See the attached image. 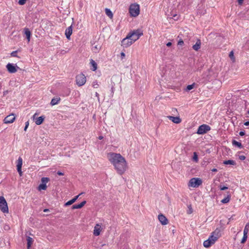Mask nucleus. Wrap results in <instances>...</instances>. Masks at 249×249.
<instances>
[{
	"label": "nucleus",
	"mask_w": 249,
	"mask_h": 249,
	"mask_svg": "<svg viewBox=\"0 0 249 249\" xmlns=\"http://www.w3.org/2000/svg\"><path fill=\"white\" fill-rule=\"evenodd\" d=\"M48 211H49V210H48V209H45V210H44V212H48Z\"/></svg>",
	"instance_id": "obj_53"
},
{
	"label": "nucleus",
	"mask_w": 249,
	"mask_h": 249,
	"mask_svg": "<svg viewBox=\"0 0 249 249\" xmlns=\"http://www.w3.org/2000/svg\"><path fill=\"white\" fill-rule=\"evenodd\" d=\"M70 93H71L70 89H67L64 90L63 92L62 93V95L63 97L68 96L70 95Z\"/></svg>",
	"instance_id": "obj_28"
},
{
	"label": "nucleus",
	"mask_w": 249,
	"mask_h": 249,
	"mask_svg": "<svg viewBox=\"0 0 249 249\" xmlns=\"http://www.w3.org/2000/svg\"><path fill=\"white\" fill-rule=\"evenodd\" d=\"M44 120V117L43 116L39 117L38 118H37L36 119V120L35 121L36 124H41L43 123Z\"/></svg>",
	"instance_id": "obj_24"
},
{
	"label": "nucleus",
	"mask_w": 249,
	"mask_h": 249,
	"mask_svg": "<svg viewBox=\"0 0 249 249\" xmlns=\"http://www.w3.org/2000/svg\"><path fill=\"white\" fill-rule=\"evenodd\" d=\"M195 85H196V83H193L191 85H188L187 86V87H186V91H190V90H191V89H194V88L195 87Z\"/></svg>",
	"instance_id": "obj_32"
},
{
	"label": "nucleus",
	"mask_w": 249,
	"mask_h": 249,
	"mask_svg": "<svg viewBox=\"0 0 249 249\" xmlns=\"http://www.w3.org/2000/svg\"><path fill=\"white\" fill-rule=\"evenodd\" d=\"M239 135H240V136H243V135H245V133H244V132H243V131H240V132H239Z\"/></svg>",
	"instance_id": "obj_47"
},
{
	"label": "nucleus",
	"mask_w": 249,
	"mask_h": 249,
	"mask_svg": "<svg viewBox=\"0 0 249 249\" xmlns=\"http://www.w3.org/2000/svg\"><path fill=\"white\" fill-rule=\"evenodd\" d=\"M96 85H98V84H96L94 85H93V87H94V88H97L96 87H95V86H96Z\"/></svg>",
	"instance_id": "obj_56"
},
{
	"label": "nucleus",
	"mask_w": 249,
	"mask_h": 249,
	"mask_svg": "<svg viewBox=\"0 0 249 249\" xmlns=\"http://www.w3.org/2000/svg\"><path fill=\"white\" fill-rule=\"evenodd\" d=\"M129 12L131 16L136 17L140 14V6L136 3L130 5L129 8Z\"/></svg>",
	"instance_id": "obj_4"
},
{
	"label": "nucleus",
	"mask_w": 249,
	"mask_h": 249,
	"mask_svg": "<svg viewBox=\"0 0 249 249\" xmlns=\"http://www.w3.org/2000/svg\"><path fill=\"white\" fill-rule=\"evenodd\" d=\"M202 183V180L199 178H191L188 183L189 187L197 188Z\"/></svg>",
	"instance_id": "obj_5"
},
{
	"label": "nucleus",
	"mask_w": 249,
	"mask_h": 249,
	"mask_svg": "<svg viewBox=\"0 0 249 249\" xmlns=\"http://www.w3.org/2000/svg\"><path fill=\"white\" fill-rule=\"evenodd\" d=\"M101 48V46L96 44L95 42L92 44V50L93 53H97L99 52Z\"/></svg>",
	"instance_id": "obj_17"
},
{
	"label": "nucleus",
	"mask_w": 249,
	"mask_h": 249,
	"mask_svg": "<svg viewBox=\"0 0 249 249\" xmlns=\"http://www.w3.org/2000/svg\"><path fill=\"white\" fill-rule=\"evenodd\" d=\"M28 125H25V127H24V130L25 131H26V130H27V128H28Z\"/></svg>",
	"instance_id": "obj_49"
},
{
	"label": "nucleus",
	"mask_w": 249,
	"mask_h": 249,
	"mask_svg": "<svg viewBox=\"0 0 249 249\" xmlns=\"http://www.w3.org/2000/svg\"><path fill=\"white\" fill-rule=\"evenodd\" d=\"M210 129L211 128L209 125H199L197 133L198 134H203L207 133Z\"/></svg>",
	"instance_id": "obj_10"
},
{
	"label": "nucleus",
	"mask_w": 249,
	"mask_h": 249,
	"mask_svg": "<svg viewBox=\"0 0 249 249\" xmlns=\"http://www.w3.org/2000/svg\"><path fill=\"white\" fill-rule=\"evenodd\" d=\"M219 188H220V189L221 190H227L228 189V187H226V186H219Z\"/></svg>",
	"instance_id": "obj_41"
},
{
	"label": "nucleus",
	"mask_w": 249,
	"mask_h": 249,
	"mask_svg": "<svg viewBox=\"0 0 249 249\" xmlns=\"http://www.w3.org/2000/svg\"><path fill=\"white\" fill-rule=\"evenodd\" d=\"M114 90H115V89L114 88V86L112 85L111 87V92L112 96H113V94H114Z\"/></svg>",
	"instance_id": "obj_42"
},
{
	"label": "nucleus",
	"mask_w": 249,
	"mask_h": 249,
	"mask_svg": "<svg viewBox=\"0 0 249 249\" xmlns=\"http://www.w3.org/2000/svg\"><path fill=\"white\" fill-rule=\"evenodd\" d=\"M33 118H34V119H35V115H34L33 116Z\"/></svg>",
	"instance_id": "obj_59"
},
{
	"label": "nucleus",
	"mask_w": 249,
	"mask_h": 249,
	"mask_svg": "<svg viewBox=\"0 0 249 249\" xmlns=\"http://www.w3.org/2000/svg\"><path fill=\"white\" fill-rule=\"evenodd\" d=\"M72 26L71 25V26H69V27H68L67 28H66V29L65 30V34L66 38L68 39H70V37L72 34Z\"/></svg>",
	"instance_id": "obj_16"
},
{
	"label": "nucleus",
	"mask_w": 249,
	"mask_h": 249,
	"mask_svg": "<svg viewBox=\"0 0 249 249\" xmlns=\"http://www.w3.org/2000/svg\"><path fill=\"white\" fill-rule=\"evenodd\" d=\"M102 231V228L101 224H97L95 225L93 230V234L95 236H99L101 231Z\"/></svg>",
	"instance_id": "obj_12"
},
{
	"label": "nucleus",
	"mask_w": 249,
	"mask_h": 249,
	"mask_svg": "<svg viewBox=\"0 0 249 249\" xmlns=\"http://www.w3.org/2000/svg\"><path fill=\"white\" fill-rule=\"evenodd\" d=\"M76 84L80 87L84 85L86 82V78L83 73H80L76 76Z\"/></svg>",
	"instance_id": "obj_7"
},
{
	"label": "nucleus",
	"mask_w": 249,
	"mask_h": 249,
	"mask_svg": "<svg viewBox=\"0 0 249 249\" xmlns=\"http://www.w3.org/2000/svg\"><path fill=\"white\" fill-rule=\"evenodd\" d=\"M15 120V117L14 116L13 114L8 115L6 117L4 120L3 122L4 124H11L13 123L14 121Z\"/></svg>",
	"instance_id": "obj_13"
},
{
	"label": "nucleus",
	"mask_w": 249,
	"mask_h": 249,
	"mask_svg": "<svg viewBox=\"0 0 249 249\" xmlns=\"http://www.w3.org/2000/svg\"><path fill=\"white\" fill-rule=\"evenodd\" d=\"M47 185L45 183H41L38 187L39 190H45L47 189Z\"/></svg>",
	"instance_id": "obj_29"
},
{
	"label": "nucleus",
	"mask_w": 249,
	"mask_h": 249,
	"mask_svg": "<svg viewBox=\"0 0 249 249\" xmlns=\"http://www.w3.org/2000/svg\"><path fill=\"white\" fill-rule=\"evenodd\" d=\"M158 219L162 225H166L168 223L167 218L162 214L158 215Z\"/></svg>",
	"instance_id": "obj_14"
},
{
	"label": "nucleus",
	"mask_w": 249,
	"mask_h": 249,
	"mask_svg": "<svg viewBox=\"0 0 249 249\" xmlns=\"http://www.w3.org/2000/svg\"><path fill=\"white\" fill-rule=\"evenodd\" d=\"M29 121H27L26 122H25V124H29Z\"/></svg>",
	"instance_id": "obj_54"
},
{
	"label": "nucleus",
	"mask_w": 249,
	"mask_h": 249,
	"mask_svg": "<svg viewBox=\"0 0 249 249\" xmlns=\"http://www.w3.org/2000/svg\"><path fill=\"white\" fill-rule=\"evenodd\" d=\"M6 68L9 72L14 73L17 71L18 67L16 64L9 63L6 65Z\"/></svg>",
	"instance_id": "obj_9"
},
{
	"label": "nucleus",
	"mask_w": 249,
	"mask_h": 249,
	"mask_svg": "<svg viewBox=\"0 0 249 249\" xmlns=\"http://www.w3.org/2000/svg\"><path fill=\"white\" fill-rule=\"evenodd\" d=\"M201 44V40L198 39L196 44L193 46L192 48L195 51H197L200 48Z\"/></svg>",
	"instance_id": "obj_18"
},
{
	"label": "nucleus",
	"mask_w": 249,
	"mask_h": 249,
	"mask_svg": "<svg viewBox=\"0 0 249 249\" xmlns=\"http://www.w3.org/2000/svg\"><path fill=\"white\" fill-rule=\"evenodd\" d=\"M96 85H98V84H96L94 85H93V87H94V88H97L96 87H95V86H96Z\"/></svg>",
	"instance_id": "obj_58"
},
{
	"label": "nucleus",
	"mask_w": 249,
	"mask_h": 249,
	"mask_svg": "<svg viewBox=\"0 0 249 249\" xmlns=\"http://www.w3.org/2000/svg\"><path fill=\"white\" fill-rule=\"evenodd\" d=\"M243 124H249V122H246L244 123Z\"/></svg>",
	"instance_id": "obj_51"
},
{
	"label": "nucleus",
	"mask_w": 249,
	"mask_h": 249,
	"mask_svg": "<svg viewBox=\"0 0 249 249\" xmlns=\"http://www.w3.org/2000/svg\"><path fill=\"white\" fill-rule=\"evenodd\" d=\"M81 194H79V195H77V196H74L72 199H71V200L67 202L64 204V205L65 206H69V205L72 204L73 203H74L76 201V200L78 199V198L79 197V196Z\"/></svg>",
	"instance_id": "obj_20"
},
{
	"label": "nucleus",
	"mask_w": 249,
	"mask_h": 249,
	"mask_svg": "<svg viewBox=\"0 0 249 249\" xmlns=\"http://www.w3.org/2000/svg\"><path fill=\"white\" fill-rule=\"evenodd\" d=\"M229 57L232 60H234V55H233V51H231L230 53H229Z\"/></svg>",
	"instance_id": "obj_38"
},
{
	"label": "nucleus",
	"mask_w": 249,
	"mask_h": 249,
	"mask_svg": "<svg viewBox=\"0 0 249 249\" xmlns=\"http://www.w3.org/2000/svg\"><path fill=\"white\" fill-rule=\"evenodd\" d=\"M24 31L26 38L28 40V41L29 42L31 39V32L30 31V30L27 28H25Z\"/></svg>",
	"instance_id": "obj_19"
},
{
	"label": "nucleus",
	"mask_w": 249,
	"mask_h": 249,
	"mask_svg": "<svg viewBox=\"0 0 249 249\" xmlns=\"http://www.w3.org/2000/svg\"><path fill=\"white\" fill-rule=\"evenodd\" d=\"M57 174L59 175V176H63L64 175V174L60 171H58Z\"/></svg>",
	"instance_id": "obj_45"
},
{
	"label": "nucleus",
	"mask_w": 249,
	"mask_h": 249,
	"mask_svg": "<svg viewBox=\"0 0 249 249\" xmlns=\"http://www.w3.org/2000/svg\"><path fill=\"white\" fill-rule=\"evenodd\" d=\"M90 64L91 65V66L92 67V68H91V70L93 71H96L97 69V63L93 59H91L90 60Z\"/></svg>",
	"instance_id": "obj_25"
},
{
	"label": "nucleus",
	"mask_w": 249,
	"mask_h": 249,
	"mask_svg": "<svg viewBox=\"0 0 249 249\" xmlns=\"http://www.w3.org/2000/svg\"><path fill=\"white\" fill-rule=\"evenodd\" d=\"M33 239L32 237L28 236L27 238V249H30V247L33 242Z\"/></svg>",
	"instance_id": "obj_22"
},
{
	"label": "nucleus",
	"mask_w": 249,
	"mask_h": 249,
	"mask_svg": "<svg viewBox=\"0 0 249 249\" xmlns=\"http://www.w3.org/2000/svg\"><path fill=\"white\" fill-rule=\"evenodd\" d=\"M134 42L131 40V38L127 35L125 38L122 41V46L124 48H127L132 45Z\"/></svg>",
	"instance_id": "obj_8"
},
{
	"label": "nucleus",
	"mask_w": 249,
	"mask_h": 249,
	"mask_svg": "<svg viewBox=\"0 0 249 249\" xmlns=\"http://www.w3.org/2000/svg\"><path fill=\"white\" fill-rule=\"evenodd\" d=\"M244 0H237L239 4H242Z\"/></svg>",
	"instance_id": "obj_44"
},
{
	"label": "nucleus",
	"mask_w": 249,
	"mask_h": 249,
	"mask_svg": "<svg viewBox=\"0 0 249 249\" xmlns=\"http://www.w3.org/2000/svg\"><path fill=\"white\" fill-rule=\"evenodd\" d=\"M221 236V230L220 228H217L211 233L209 238L203 242V246L205 248H209Z\"/></svg>",
	"instance_id": "obj_2"
},
{
	"label": "nucleus",
	"mask_w": 249,
	"mask_h": 249,
	"mask_svg": "<svg viewBox=\"0 0 249 249\" xmlns=\"http://www.w3.org/2000/svg\"><path fill=\"white\" fill-rule=\"evenodd\" d=\"M96 96L98 97L99 96V94L97 93V92H96V94H95Z\"/></svg>",
	"instance_id": "obj_55"
},
{
	"label": "nucleus",
	"mask_w": 249,
	"mask_h": 249,
	"mask_svg": "<svg viewBox=\"0 0 249 249\" xmlns=\"http://www.w3.org/2000/svg\"><path fill=\"white\" fill-rule=\"evenodd\" d=\"M60 101V98H53L52 99L50 104L52 106H54V105H57V104H58V103Z\"/></svg>",
	"instance_id": "obj_23"
},
{
	"label": "nucleus",
	"mask_w": 249,
	"mask_h": 249,
	"mask_svg": "<svg viewBox=\"0 0 249 249\" xmlns=\"http://www.w3.org/2000/svg\"><path fill=\"white\" fill-rule=\"evenodd\" d=\"M121 54L122 56H125V54H124V53H123V52L121 53Z\"/></svg>",
	"instance_id": "obj_50"
},
{
	"label": "nucleus",
	"mask_w": 249,
	"mask_h": 249,
	"mask_svg": "<svg viewBox=\"0 0 249 249\" xmlns=\"http://www.w3.org/2000/svg\"><path fill=\"white\" fill-rule=\"evenodd\" d=\"M230 195H228L227 197H225V198L223 199L221 202L222 203H228L230 200Z\"/></svg>",
	"instance_id": "obj_31"
},
{
	"label": "nucleus",
	"mask_w": 249,
	"mask_h": 249,
	"mask_svg": "<svg viewBox=\"0 0 249 249\" xmlns=\"http://www.w3.org/2000/svg\"><path fill=\"white\" fill-rule=\"evenodd\" d=\"M22 162V159L19 157L17 160V168L18 172L20 177L22 176V172L21 171Z\"/></svg>",
	"instance_id": "obj_11"
},
{
	"label": "nucleus",
	"mask_w": 249,
	"mask_h": 249,
	"mask_svg": "<svg viewBox=\"0 0 249 249\" xmlns=\"http://www.w3.org/2000/svg\"><path fill=\"white\" fill-rule=\"evenodd\" d=\"M249 231V223H248L245 226V227L244 230V233L248 234Z\"/></svg>",
	"instance_id": "obj_35"
},
{
	"label": "nucleus",
	"mask_w": 249,
	"mask_h": 249,
	"mask_svg": "<svg viewBox=\"0 0 249 249\" xmlns=\"http://www.w3.org/2000/svg\"><path fill=\"white\" fill-rule=\"evenodd\" d=\"M0 210L3 213H9L7 203L3 196H0Z\"/></svg>",
	"instance_id": "obj_6"
},
{
	"label": "nucleus",
	"mask_w": 249,
	"mask_h": 249,
	"mask_svg": "<svg viewBox=\"0 0 249 249\" xmlns=\"http://www.w3.org/2000/svg\"><path fill=\"white\" fill-rule=\"evenodd\" d=\"M232 143L233 145L237 146V147H238L240 148H242L241 143L235 140H233L232 142Z\"/></svg>",
	"instance_id": "obj_30"
},
{
	"label": "nucleus",
	"mask_w": 249,
	"mask_h": 249,
	"mask_svg": "<svg viewBox=\"0 0 249 249\" xmlns=\"http://www.w3.org/2000/svg\"><path fill=\"white\" fill-rule=\"evenodd\" d=\"M172 45V43L170 42H168L167 44H166V46L167 47H170Z\"/></svg>",
	"instance_id": "obj_46"
},
{
	"label": "nucleus",
	"mask_w": 249,
	"mask_h": 249,
	"mask_svg": "<svg viewBox=\"0 0 249 249\" xmlns=\"http://www.w3.org/2000/svg\"><path fill=\"white\" fill-rule=\"evenodd\" d=\"M247 238H248V234L244 233L243 237L242 239L241 243L242 244L245 243L247 239Z\"/></svg>",
	"instance_id": "obj_33"
},
{
	"label": "nucleus",
	"mask_w": 249,
	"mask_h": 249,
	"mask_svg": "<svg viewBox=\"0 0 249 249\" xmlns=\"http://www.w3.org/2000/svg\"><path fill=\"white\" fill-rule=\"evenodd\" d=\"M107 156L117 173L123 175L127 169V162L124 158L119 153L113 152L107 153Z\"/></svg>",
	"instance_id": "obj_1"
},
{
	"label": "nucleus",
	"mask_w": 249,
	"mask_h": 249,
	"mask_svg": "<svg viewBox=\"0 0 249 249\" xmlns=\"http://www.w3.org/2000/svg\"><path fill=\"white\" fill-rule=\"evenodd\" d=\"M223 163L225 165L231 164L234 165L236 164V162L234 160H231L224 161Z\"/></svg>",
	"instance_id": "obj_27"
},
{
	"label": "nucleus",
	"mask_w": 249,
	"mask_h": 249,
	"mask_svg": "<svg viewBox=\"0 0 249 249\" xmlns=\"http://www.w3.org/2000/svg\"><path fill=\"white\" fill-rule=\"evenodd\" d=\"M103 139V136H99V139H100V140H102V139Z\"/></svg>",
	"instance_id": "obj_52"
},
{
	"label": "nucleus",
	"mask_w": 249,
	"mask_h": 249,
	"mask_svg": "<svg viewBox=\"0 0 249 249\" xmlns=\"http://www.w3.org/2000/svg\"><path fill=\"white\" fill-rule=\"evenodd\" d=\"M49 180L50 179L48 178L43 177L41 178V183H45V184H46V183L48 182Z\"/></svg>",
	"instance_id": "obj_34"
},
{
	"label": "nucleus",
	"mask_w": 249,
	"mask_h": 249,
	"mask_svg": "<svg viewBox=\"0 0 249 249\" xmlns=\"http://www.w3.org/2000/svg\"><path fill=\"white\" fill-rule=\"evenodd\" d=\"M26 0H19L18 4L20 5H23L26 3Z\"/></svg>",
	"instance_id": "obj_40"
},
{
	"label": "nucleus",
	"mask_w": 249,
	"mask_h": 249,
	"mask_svg": "<svg viewBox=\"0 0 249 249\" xmlns=\"http://www.w3.org/2000/svg\"><path fill=\"white\" fill-rule=\"evenodd\" d=\"M127 35L131 38V40L135 42L143 35V31L140 29H138L130 32Z\"/></svg>",
	"instance_id": "obj_3"
},
{
	"label": "nucleus",
	"mask_w": 249,
	"mask_h": 249,
	"mask_svg": "<svg viewBox=\"0 0 249 249\" xmlns=\"http://www.w3.org/2000/svg\"><path fill=\"white\" fill-rule=\"evenodd\" d=\"M17 53H18V51H13L11 53V56L12 57H17Z\"/></svg>",
	"instance_id": "obj_37"
},
{
	"label": "nucleus",
	"mask_w": 249,
	"mask_h": 249,
	"mask_svg": "<svg viewBox=\"0 0 249 249\" xmlns=\"http://www.w3.org/2000/svg\"><path fill=\"white\" fill-rule=\"evenodd\" d=\"M245 158H245V156H243H243H240L239 157V159H240L241 160H245Z\"/></svg>",
	"instance_id": "obj_43"
},
{
	"label": "nucleus",
	"mask_w": 249,
	"mask_h": 249,
	"mask_svg": "<svg viewBox=\"0 0 249 249\" xmlns=\"http://www.w3.org/2000/svg\"><path fill=\"white\" fill-rule=\"evenodd\" d=\"M86 203V201H83L79 204H75L72 206V209H78L82 208Z\"/></svg>",
	"instance_id": "obj_21"
},
{
	"label": "nucleus",
	"mask_w": 249,
	"mask_h": 249,
	"mask_svg": "<svg viewBox=\"0 0 249 249\" xmlns=\"http://www.w3.org/2000/svg\"><path fill=\"white\" fill-rule=\"evenodd\" d=\"M96 85H98V84H96L94 85H93V87H94V88H97L96 87H95V86H96Z\"/></svg>",
	"instance_id": "obj_57"
},
{
	"label": "nucleus",
	"mask_w": 249,
	"mask_h": 249,
	"mask_svg": "<svg viewBox=\"0 0 249 249\" xmlns=\"http://www.w3.org/2000/svg\"><path fill=\"white\" fill-rule=\"evenodd\" d=\"M212 172H217V169H216V168H213V169H212Z\"/></svg>",
	"instance_id": "obj_48"
},
{
	"label": "nucleus",
	"mask_w": 249,
	"mask_h": 249,
	"mask_svg": "<svg viewBox=\"0 0 249 249\" xmlns=\"http://www.w3.org/2000/svg\"><path fill=\"white\" fill-rule=\"evenodd\" d=\"M168 118L173 123L175 124H179L181 122V119L179 117H174L171 116H169L166 117V119Z\"/></svg>",
	"instance_id": "obj_15"
},
{
	"label": "nucleus",
	"mask_w": 249,
	"mask_h": 249,
	"mask_svg": "<svg viewBox=\"0 0 249 249\" xmlns=\"http://www.w3.org/2000/svg\"><path fill=\"white\" fill-rule=\"evenodd\" d=\"M106 14L110 18H113V13L108 8L105 9Z\"/></svg>",
	"instance_id": "obj_26"
},
{
	"label": "nucleus",
	"mask_w": 249,
	"mask_h": 249,
	"mask_svg": "<svg viewBox=\"0 0 249 249\" xmlns=\"http://www.w3.org/2000/svg\"><path fill=\"white\" fill-rule=\"evenodd\" d=\"M193 160L196 162L198 161V156L196 152L194 153Z\"/></svg>",
	"instance_id": "obj_36"
},
{
	"label": "nucleus",
	"mask_w": 249,
	"mask_h": 249,
	"mask_svg": "<svg viewBox=\"0 0 249 249\" xmlns=\"http://www.w3.org/2000/svg\"><path fill=\"white\" fill-rule=\"evenodd\" d=\"M184 44V41H183L182 39H180L178 40V46H183Z\"/></svg>",
	"instance_id": "obj_39"
},
{
	"label": "nucleus",
	"mask_w": 249,
	"mask_h": 249,
	"mask_svg": "<svg viewBox=\"0 0 249 249\" xmlns=\"http://www.w3.org/2000/svg\"><path fill=\"white\" fill-rule=\"evenodd\" d=\"M248 114H249V110L248 111Z\"/></svg>",
	"instance_id": "obj_60"
}]
</instances>
